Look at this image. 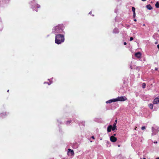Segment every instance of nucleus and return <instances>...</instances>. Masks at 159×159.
I'll list each match as a JSON object with an SVG mask.
<instances>
[{
    "label": "nucleus",
    "mask_w": 159,
    "mask_h": 159,
    "mask_svg": "<svg viewBox=\"0 0 159 159\" xmlns=\"http://www.w3.org/2000/svg\"><path fill=\"white\" fill-rule=\"evenodd\" d=\"M110 140L112 142H115L116 141L117 139L114 136H111L110 137Z\"/></svg>",
    "instance_id": "6"
},
{
    "label": "nucleus",
    "mask_w": 159,
    "mask_h": 159,
    "mask_svg": "<svg viewBox=\"0 0 159 159\" xmlns=\"http://www.w3.org/2000/svg\"><path fill=\"white\" fill-rule=\"evenodd\" d=\"M112 130V126L111 125H109L107 128V131L108 132H109L111 131V130Z\"/></svg>",
    "instance_id": "9"
},
{
    "label": "nucleus",
    "mask_w": 159,
    "mask_h": 159,
    "mask_svg": "<svg viewBox=\"0 0 159 159\" xmlns=\"http://www.w3.org/2000/svg\"><path fill=\"white\" fill-rule=\"evenodd\" d=\"M113 32L114 33H117L118 32V30L117 28H115L113 30Z\"/></svg>",
    "instance_id": "14"
},
{
    "label": "nucleus",
    "mask_w": 159,
    "mask_h": 159,
    "mask_svg": "<svg viewBox=\"0 0 159 159\" xmlns=\"http://www.w3.org/2000/svg\"><path fill=\"white\" fill-rule=\"evenodd\" d=\"M9 91V90H8L7 91V92H8Z\"/></svg>",
    "instance_id": "37"
},
{
    "label": "nucleus",
    "mask_w": 159,
    "mask_h": 159,
    "mask_svg": "<svg viewBox=\"0 0 159 159\" xmlns=\"http://www.w3.org/2000/svg\"><path fill=\"white\" fill-rule=\"evenodd\" d=\"M92 139H94V137L93 136H92Z\"/></svg>",
    "instance_id": "26"
},
{
    "label": "nucleus",
    "mask_w": 159,
    "mask_h": 159,
    "mask_svg": "<svg viewBox=\"0 0 159 159\" xmlns=\"http://www.w3.org/2000/svg\"><path fill=\"white\" fill-rule=\"evenodd\" d=\"M155 6L157 8H159V2H157Z\"/></svg>",
    "instance_id": "15"
},
{
    "label": "nucleus",
    "mask_w": 159,
    "mask_h": 159,
    "mask_svg": "<svg viewBox=\"0 0 159 159\" xmlns=\"http://www.w3.org/2000/svg\"><path fill=\"white\" fill-rule=\"evenodd\" d=\"M91 11L89 13V14H91Z\"/></svg>",
    "instance_id": "28"
},
{
    "label": "nucleus",
    "mask_w": 159,
    "mask_h": 159,
    "mask_svg": "<svg viewBox=\"0 0 159 159\" xmlns=\"http://www.w3.org/2000/svg\"><path fill=\"white\" fill-rule=\"evenodd\" d=\"M142 0L143 1H145L146 0Z\"/></svg>",
    "instance_id": "35"
},
{
    "label": "nucleus",
    "mask_w": 159,
    "mask_h": 159,
    "mask_svg": "<svg viewBox=\"0 0 159 159\" xmlns=\"http://www.w3.org/2000/svg\"><path fill=\"white\" fill-rule=\"evenodd\" d=\"M134 21H136V19H134Z\"/></svg>",
    "instance_id": "32"
},
{
    "label": "nucleus",
    "mask_w": 159,
    "mask_h": 159,
    "mask_svg": "<svg viewBox=\"0 0 159 159\" xmlns=\"http://www.w3.org/2000/svg\"><path fill=\"white\" fill-rule=\"evenodd\" d=\"M136 128H137V127H136L134 129H135V130H136Z\"/></svg>",
    "instance_id": "36"
},
{
    "label": "nucleus",
    "mask_w": 159,
    "mask_h": 159,
    "mask_svg": "<svg viewBox=\"0 0 159 159\" xmlns=\"http://www.w3.org/2000/svg\"><path fill=\"white\" fill-rule=\"evenodd\" d=\"M158 128H157V129H156L155 128L152 127V135H155L158 132Z\"/></svg>",
    "instance_id": "4"
},
{
    "label": "nucleus",
    "mask_w": 159,
    "mask_h": 159,
    "mask_svg": "<svg viewBox=\"0 0 159 159\" xmlns=\"http://www.w3.org/2000/svg\"><path fill=\"white\" fill-rule=\"evenodd\" d=\"M46 83H47V84H48V85H50V84H50H49L48 83V82H44V84H46Z\"/></svg>",
    "instance_id": "23"
},
{
    "label": "nucleus",
    "mask_w": 159,
    "mask_h": 159,
    "mask_svg": "<svg viewBox=\"0 0 159 159\" xmlns=\"http://www.w3.org/2000/svg\"><path fill=\"white\" fill-rule=\"evenodd\" d=\"M135 56L138 58H140L141 56V54L140 52H138L135 53Z\"/></svg>",
    "instance_id": "7"
},
{
    "label": "nucleus",
    "mask_w": 159,
    "mask_h": 159,
    "mask_svg": "<svg viewBox=\"0 0 159 159\" xmlns=\"http://www.w3.org/2000/svg\"><path fill=\"white\" fill-rule=\"evenodd\" d=\"M149 107L151 109H152L153 107V105L152 104H149Z\"/></svg>",
    "instance_id": "13"
},
{
    "label": "nucleus",
    "mask_w": 159,
    "mask_h": 159,
    "mask_svg": "<svg viewBox=\"0 0 159 159\" xmlns=\"http://www.w3.org/2000/svg\"><path fill=\"white\" fill-rule=\"evenodd\" d=\"M133 37H131L130 38V41H132V40H133Z\"/></svg>",
    "instance_id": "20"
},
{
    "label": "nucleus",
    "mask_w": 159,
    "mask_h": 159,
    "mask_svg": "<svg viewBox=\"0 0 159 159\" xmlns=\"http://www.w3.org/2000/svg\"><path fill=\"white\" fill-rule=\"evenodd\" d=\"M143 159H146L145 158H144Z\"/></svg>",
    "instance_id": "38"
},
{
    "label": "nucleus",
    "mask_w": 159,
    "mask_h": 159,
    "mask_svg": "<svg viewBox=\"0 0 159 159\" xmlns=\"http://www.w3.org/2000/svg\"><path fill=\"white\" fill-rule=\"evenodd\" d=\"M159 159V157H158V158H156V159Z\"/></svg>",
    "instance_id": "34"
},
{
    "label": "nucleus",
    "mask_w": 159,
    "mask_h": 159,
    "mask_svg": "<svg viewBox=\"0 0 159 159\" xmlns=\"http://www.w3.org/2000/svg\"><path fill=\"white\" fill-rule=\"evenodd\" d=\"M52 32L56 34H58L59 33H62L63 32L62 26L59 25L54 27L53 29Z\"/></svg>",
    "instance_id": "2"
},
{
    "label": "nucleus",
    "mask_w": 159,
    "mask_h": 159,
    "mask_svg": "<svg viewBox=\"0 0 159 159\" xmlns=\"http://www.w3.org/2000/svg\"><path fill=\"white\" fill-rule=\"evenodd\" d=\"M68 154L70 156H73L74 154L73 150H71L70 149H68Z\"/></svg>",
    "instance_id": "5"
},
{
    "label": "nucleus",
    "mask_w": 159,
    "mask_h": 159,
    "mask_svg": "<svg viewBox=\"0 0 159 159\" xmlns=\"http://www.w3.org/2000/svg\"><path fill=\"white\" fill-rule=\"evenodd\" d=\"M124 45H126V42H124Z\"/></svg>",
    "instance_id": "25"
},
{
    "label": "nucleus",
    "mask_w": 159,
    "mask_h": 159,
    "mask_svg": "<svg viewBox=\"0 0 159 159\" xmlns=\"http://www.w3.org/2000/svg\"><path fill=\"white\" fill-rule=\"evenodd\" d=\"M146 7L149 10H151L152 9V6L150 4L147 5L146 6Z\"/></svg>",
    "instance_id": "11"
},
{
    "label": "nucleus",
    "mask_w": 159,
    "mask_h": 159,
    "mask_svg": "<svg viewBox=\"0 0 159 159\" xmlns=\"http://www.w3.org/2000/svg\"><path fill=\"white\" fill-rule=\"evenodd\" d=\"M116 100H115V99H111V100H109L108 101H107L106 102V103H111L112 102H116V101H115Z\"/></svg>",
    "instance_id": "10"
},
{
    "label": "nucleus",
    "mask_w": 159,
    "mask_h": 159,
    "mask_svg": "<svg viewBox=\"0 0 159 159\" xmlns=\"http://www.w3.org/2000/svg\"><path fill=\"white\" fill-rule=\"evenodd\" d=\"M132 11L133 12V13L135 12V8L134 7H132Z\"/></svg>",
    "instance_id": "17"
},
{
    "label": "nucleus",
    "mask_w": 159,
    "mask_h": 159,
    "mask_svg": "<svg viewBox=\"0 0 159 159\" xmlns=\"http://www.w3.org/2000/svg\"><path fill=\"white\" fill-rule=\"evenodd\" d=\"M34 2H34V1H33V2H30V4H32L33 3H34Z\"/></svg>",
    "instance_id": "22"
},
{
    "label": "nucleus",
    "mask_w": 159,
    "mask_h": 159,
    "mask_svg": "<svg viewBox=\"0 0 159 159\" xmlns=\"http://www.w3.org/2000/svg\"><path fill=\"white\" fill-rule=\"evenodd\" d=\"M36 5H37V7L38 8H39V7H40V5H38V4H37Z\"/></svg>",
    "instance_id": "21"
},
{
    "label": "nucleus",
    "mask_w": 159,
    "mask_h": 159,
    "mask_svg": "<svg viewBox=\"0 0 159 159\" xmlns=\"http://www.w3.org/2000/svg\"><path fill=\"white\" fill-rule=\"evenodd\" d=\"M65 38L64 35L60 34H56L55 42L56 43L59 44L64 42Z\"/></svg>",
    "instance_id": "1"
},
{
    "label": "nucleus",
    "mask_w": 159,
    "mask_h": 159,
    "mask_svg": "<svg viewBox=\"0 0 159 159\" xmlns=\"http://www.w3.org/2000/svg\"><path fill=\"white\" fill-rule=\"evenodd\" d=\"M114 136H116V134H114Z\"/></svg>",
    "instance_id": "33"
},
{
    "label": "nucleus",
    "mask_w": 159,
    "mask_h": 159,
    "mask_svg": "<svg viewBox=\"0 0 159 159\" xmlns=\"http://www.w3.org/2000/svg\"><path fill=\"white\" fill-rule=\"evenodd\" d=\"M116 123H115L113 124V127L112 126V130H114L115 129H116Z\"/></svg>",
    "instance_id": "12"
},
{
    "label": "nucleus",
    "mask_w": 159,
    "mask_h": 159,
    "mask_svg": "<svg viewBox=\"0 0 159 159\" xmlns=\"http://www.w3.org/2000/svg\"><path fill=\"white\" fill-rule=\"evenodd\" d=\"M157 48L159 49V44L157 45Z\"/></svg>",
    "instance_id": "27"
},
{
    "label": "nucleus",
    "mask_w": 159,
    "mask_h": 159,
    "mask_svg": "<svg viewBox=\"0 0 159 159\" xmlns=\"http://www.w3.org/2000/svg\"><path fill=\"white\" fill-rule=\"evenodd\" d=\"M146 128L145 127V126H143L141 128V129L143 130L145 129Z\"/></svg>",
    "instance_id": "19"
},
{
    "label": "nucleus",
    "mask_w": 159,
    "mask_h": 159,
    "mask_svg": "<svg viewBox=\"0 0 159 159\" xmlns=\"http://www.w3.org/2000/svg\"><path fill=\"white\" fill-rule=\"evenodd\" d=\"M159 102V98H155L153 101V104H157Z\"/></svg>",
    "instance_id": "8"
},
{
    "label": "nucleus",
    "mask_w": 159,
    "mask_h": 159,
    "mask_svg": "<svg viewBox=\"0 0 159 159\" xmlns=\"http://www.w3.org/2000/svg\"><path fill=\"white\" fill-rule=\"evenodd\" d=\"M127 99L126 97L125 96L119 97L116 98H115V101H124Z\"/></svg>",
    "instance_id": "3"
},
{
    "label": "nucleus",
    "mask_w": 159,
    "mask_h": 159,
    "mask_svg": "<svg viewBox=\"0 0 159 159\" xmlns=\"http://www.w3.org/2000/svg\"><path fill=\"white\" fill-rule=\"evenodd\" d=\"M115 122H117V120H115Z\"/></svg>",
    "instance_id": "30"
},
{
    "label": "nucleus",
    "mask_w": 159,
    "mask_h": 159,
    "mask_svg": "<svg viewBox=\"0 0 159 159\" xmlns=\"http://www.w3.org/2000/svg\"><path fill=\"white\" fill-rule=\"evenodd\" d=\"M154 143H157V142H154Z\"/></svg>",
    "instance_id": "31"
},
{
    "label": "nucleus",
    "mask_w": 159,
    "mask_h": 159,
    "mask_svg": "<svg viewBox=\"0 0 159 159\" xmlns=\"http://www.w3.org/2000/svg\"><path fill=\"white\" fill-rule=\"evenodd\" d=\"M135 16V12L133 13V16Z\"/></svg>",
    "instance_id": "24"
},
{
    "label": "nucleus",
    "mask_w": 159,
    "mask_h": 159,
    "mask_svg": "<svg viewBox=\"0 0 159 159\" xmlns=\"http://www.w3.org/2000/svg\"><path fill=\"white\" fill-rule=\"evenodd\" d=\"M70 121H68L66 122V124L67 125L70 124Z\"/></svg>",
    "instance_id": "18"
},
{
    "label": "nucleus",
    "mask_w": 159,
    "mask_h": 159,
    "mask_svg": "<svg viewBox=\"0 0 159 159\" xmlns=\"http://www.w3.org/2000/svg\"><path fill=\"white\" fill-rule=\"evenodd\" d=\"M157 68H155V70H157Z\"/></svg>",
    "instance_id": "29"
},
{
    "label": "nucleus",
    "mask_w": 159,
    "mask_h": 159,
    "mask_svg": "<svg viewBox=\"0 0 159 159\" xmlns=\"http://www.w3.org/2000/svg\"><path fill=\"white\" fill-rule=\"evenodd\" d=\"M142 88L143 89H144V88H145V86H146V84L144 83H143L142 84Z\"/></svg>",
    "instance_id": "16"
}]
</instances>
